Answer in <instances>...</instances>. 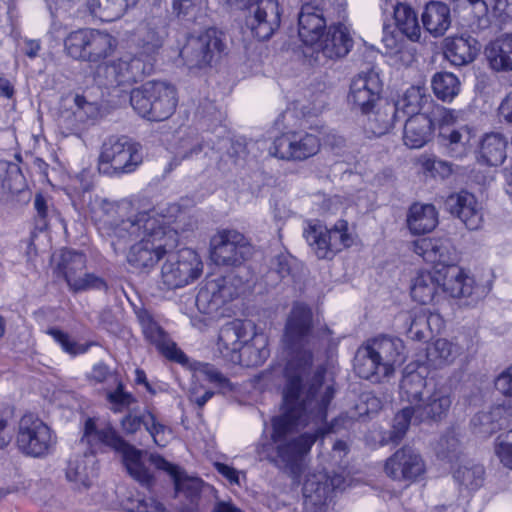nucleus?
<instances>
[{"label": "nucleus", "instance_id": "obj_1", "mask_svg": "<svg viewBox=\"0 0 512 512\" xmlns=\"http://www.w3.org/2000/svg\"><path fill=\"white\" fill-rule=\"evenodd\" d=\"M312 328V309L302 302L293 303L283 335L284 347L291 355L285 368L283 414L272 420L276 456L270 461L294 474L317 438L328 432L324 424L335 394L333 384L324 379L326 369H312Z\"/></svg>", "mask_w": 512, "mask_h": 512}, {"label": "nucleus", "instance_id": "obj_2", "mask_svg": "<svg viewBox=\"0 0 512 512\" xmlns=\"http://www.w3.org/2000/svg\"><path fill=\"white\" fill-rule=\"evenodd\" d=\"M122 205L106 199H96L94 202L95 218L102 223L101 229L111 238L115 253H129L132 256H164L174 253L178 246V233L167 226L164 216L152 209L118 220L116 216L120 215Z\"/></svg>", "mask_w": 512, "mask_h": 512}, {"label": "nucleus", "instance_id": "obj_3", "mask_svg": "<svg viewBox=\"0 0 512 512\" xmlns=\"http://www.w3.org/2000/svg\"><path fill=\"white\" fill-rule=\"evenodd\" d=\"M491 271L480 276H471L455 264L436 262L431 269L421 270L411 288L412 298L420 304L430 303L441 286L443 291L467 306L482 301L492 289Z\"/></svg>", "mask_w": 512, "mask_h": 512}, {"label": "nucleus", "instance_id": "obj_4", "mask_svg": "<svg viewBox=\"0 0 512 512\" xmlns=\"http://www.w3.org/2000/svg\"><path fill=\"white\" fill-rule=\"evenodd\" d=\"M406 360L403 341L380 335L361 345L354 357V371L363 379L379 383L392 376Z\"/></svg>", "mask_w": 512, "mask_h": 512}, {"label": "nucleus", "instance_id": "obj_5", "mask_svg": "<svg viewBox=\"0 0 512 512\" xmlns=\"http://www.w3.org/2000/svg\"><path fill=\"white\" fill-rule=\"evenodd\" d=\"M81 442L88 445L92 452L106 446L121 453L131 477L148 489L154 485L153 474L141 461V451L127 443L111 425L99 428L93 418H87Z\"/></svg>", "mask_w": 512, "mask_h": 512}, {"label": "nucleus", "instance_id": "obj_6", "mask_svg": "<svg viewBox=\"0 0 512 512\" xmlns=\"http://www.w3.org/2000/svg\"><path fill=\"white\" fill-rule=\"evenodd\" d=\"M251 330V322L240 319L227 322L220 328L217 350L224 360L244 366H259L265 361L269 350L264 341L261 348L247 344Z\"/></svg>", "mask_w": 512, "mask_h": 512}, {"label": "nucleus", "instance_id": "obj_7", "mask_svg": "<svg viewBox=\"0 0 512 512\" xmlns=\"http://www.w3.org/2000/svg\"><path fill=\"white\" fill-rule=\"evenodd\" d=\"M176 89L163 81H149L133 89L130 103L133 109L149 121L168 119L177 106Z\"/></svg>", "mask_w": 512, "mask_h": 512}, {"label": "nucleus", "instance_id": "obj_8", "mask_svg": "<svg viewBox=\"0 0 512 512\" xmlns=\"http://www.w3.org/2000/svg\"><path fill=\"white\" fill-rule=\"evenodd\" d=\"M152 70L151 59L144 60L140 56L126 55L99 64L94 72V81L99 87L126 91L135 83L142 81Z\"/></svg>", "mask_w": 512, "mask_h": 512}, {"label": "nucleus", "instance_id": "obj_9", "mask_svg": "<svg viewBox=\"0 0 512 512\" xmlns=\"http://www.w3.org/2000/svg\"><path fill=\"white\" fill-rule=\"evenodd\" d=\"M65 50L77 60L98 62L110 56L117 46L109 33L95 29H80L71 32L64 41Z\"/></svg>", "mask_w": 512, "mask_h": 512}, {"label": "nucleus", "instance_id": "obj_10", "mask_svg": "<svg viewBox=\"0 0 512 512\" xmlns=\"http://www.w3.org/2000/svg\"><path fill=\"white\" fill-rule=\"evenodd\" d=\"M57 443L54 431L37 415L27 413L18 423L16 444L25 455L40 458L48 455Z\"/></svg>", "mask_w": 512, "mask_h": 512}, {"label": "nucleus", "instance_id": "obj_11", "mask_svg": "<svg viewBox=\"0 0 512 512\" xmlns=\"http://www.w3.org/2000/svg\"><path fill=\"white\" fill-rule=\"evenodd\" d=\"M141 162L138 144L127 137H110L101 148L99 171L106 175L131 173Z\"/></svg>", "mask_w": 512, "mask_h": 512}, {"label": "nucleus", "instance_id": "obj_12", "mask_svg": "<svg viewBox=\"0 0 512 512\" xmlns=\"http://www.w3.org/2000/svg\"><path fill=\"white\" fill-rule=\"evenodd\" d=\"M229 5L247 9L246 27L254 38L265 41L272 37L280 26V12L277 0H224Z\"/></svg>", "mask_w": 512, "mask_h": 512}, {"label": "nucleus", "instance_id": "obj_13", "mask_svg": "<svg viewBox=\"0 0 512 512\" xmlns=\"http://www.w3.org/2000/svg\"><path fill=\"white\" fill-rule=\"evenodd\" d=\"M224 34L209 28L198 36H191L180 51V56L189 70L210 67L215 57L224 51Z\"/></svg>", "mask_w": 512, "mask_h": 512}, {"label": "nucleus", "instance_id": "obj_14", "mask_svg": "<svg viewBox=\"0 0 512 512\" xmlns=\"http://www.w3.org/2000/svg\"><path fill=\"white\" fill-rule=\"evenodd\" d=\"M244 291L241 278L234 275L207 279L196 296L198 309L205 314L217 312Z\"/></svg>", "mask_w": 512, "mask_h": 512}, {"label": "nucleus", "instance_id": "obj_15", "mask_svg": "<svg viewBox=\"0 0 512 512\" xmlns=\"http://www.w3.org/2000/svg\"><path fill=\"white\" fill-rule=\"evenodd\" d=\"M303 235L310 246L331 253H339L356 243L355 237L348 233V222L343 219L338 220L331 229L320 222H311Z\"/></svg>", "mask_w": 512, "mask_h": 512}, {"label": "nucleus", "instance_id": "obj_16", "mask_svg": "<svg viewBox=\"0 0 512 512\" xmlns=\"http://www.w3.org/2000/svg\"><path fill=\"white\" fill-rule=\"evenodd\" d=\"M319 148L320 141L316 135L294 131L277 137L270 148V153L282 160L302 161L314 156Z\"/></svg>", "mask_w": 512, "mask_h": 512}, {"label": "nucleus", "instance_id": "obj_17", "mask_svg": "<svg viewBox=\"0 0 512 512\" xmlns=\"http://www.w3.org/2000/svg\"><path fill=\"white\" fill-rule=\"evenodd\" d=\"M325 0H313L302 5L298 15L299 37L307 46H314L324 35L331 13Z\"/></svg>", "mask_w": 512, "mask_h": 512}, {"label": "nucleus", "instance_id": "obj_18", "mask_svg": "<svg viewBox=\"0 0 512 512\" xmlns=\"http://www.w3.org/2000/svg\"><path fill=\"white\" fill-rule=\"evenodd\" d=\"M384 471L394 481L412 483L424 475L426 466L415 449L404 446L386 459Z\"/></svg>", "mask_w": 512, "mask_h": 512}, {"label": "nucleus", "instance_id": "obj_19", "mask_svg": "<svg viewBox=\"0 0 512 512\" xmlns=\"http://www.w3.org/2000/svg\"><path fill=\"white\" fill-rule=\"evenodd\" d=\"M382 82L374 70L361 71L350 84L347 100L352 109L367 114L380 99Z\"/></svg>", "mask_w": 512, "mask_h": 512}, {"label": "nucleus", "instance_id": "obj_20", "mask_svg": "<svg viewBox=\"0 0 512 512\" xmlns=\"http://www.w3.org/2000/svg\"><path fill=\"white\" fill-rule=\"evenodd\" d=\"M203 269L201 258H168L161 268L162 283L168 289L184 287L198 279Z\"/></svg>", "mask_w": 512, "mask_h": 512}, {"label": "nucleus", "instance_id": "obj_21", "mask_svg": "<svg viewBox=\"0 0 512 512\" xmlns=\"http://www.w3.org/2000/svg\"><path fill=\"white\" fill-rule=\"evenodd\" d=\"M137 318L141 325L145 338L168 359L177 363L187 362V356L168 337L163 328L154 320L152 314L146 309H139Z\"/></svg>", "mask_w": 512, "mask_h": 512}, {"label": "nucleus", "instance_id": "obj_22", "mask_svg": "<svg viewBox=\"0 0 512 512\" xmlns=\"http://www.w3.org/2000/svg\"><path fill=\"white\" fill-rule=\"evenodd\" d=\"M151 464L158 470L166 472L172 479L175 488V494L183 495L191 503H193L203 490L213 489L197 477H189L186 473L177 465L168 462L162 456L158 454H151L149 457Z\"/></svg>", "mask_w": 512, "mask_h": 512}, {"label": "nucleus", "instance_id": "obj_23", "mask_svg": "<svg viewBox=\"0 0 512 512\" xmlns=\"http://www.w3.org/2000/svg\"><path fill=\"white\" fill-rule=\"evenodd\" d=\"M352 47L353 39L349 29L342 23L331 24L327 33L314 44L316 60L320 61L321 56L330 60L343 58Z\"/></svg>", "mask_w": 512, "mask_h": 512}, {"label": "nucleus", "instance_id": "obj_24", "mask_svg": "<svg viewBox=\"0 0 512 512\" xmlns=\"http://www.w3.org/2000/svg\"><path fill=\"white\" fill-rule=\"evenodd\" d=\"M210 256H246L256 253L250 241L240 232L219 230L210 239Z\"/></svg>", "mask_w": 512, "mask_h": 512}, {"label": "nucleus", "instance_id": "obj_25", "mask_svg": "<svg viewBox=\"0 0 512 512\" xmlns=\"http://www.w3.org/2000/svg\"><path fill=\"white\" fill-rule=\"evenodd\" d=\"M446 209L459 218L470 230L481 226L483 214L475 196L467 191L451 194L445 201Z\"/></svg>", "mask_w": 512, "mask_h": 512}, {"label": "nucleus", "instance_id": "obj_26", "mask_svg": "<svg viewBox=\"0 0 512 512\" xmlns=\"http://www.w3.org/2000/svg\"><path fill=\"white\" fill-rule=\"evenodd\" d=\"M451 398L442 390L434 389L426 399L415 405V420L424 421H440L444 418L451 406Z\"/></svg>", "mask_w": 512, "mask_h": 512}, {"label": "nucleus", "instance_id": "obj_27", "mask_svg": "<svg viewBox=\"0 0 512 512\" xmlns=\"http://www.w3.org/2000/svg\"><path fill=\"white\" fill-rule=\"evenodd\" d=\"M343 479L335 476L329 480L326 474L309 475L303 484V495L314 505L323 504L334 488H339Z\"/></svg>", "mask_w": 512, "mask_h": 512}, {"label": "nucleus", "instance_id": "obj_28", "mask_svg": "<svg viewBox=\"0 0 512 512\" xmlns=\"http://www.w3.org/2000/svg\"><path fill=\"white\" fill-rule=\"evenodd\" d=\"M423 27L434 37L445 34L451 25V15L448 5L440 1H430L422 13Z\"/></svg>", "mask_w": 512, "mask_h": 512}, {"label": "nucleus", "instance_id": "obj_29", "mask_svg": "<svg viewBox=\"0 0 512 512\" xmlns=\"http://www.w3.org/2000/svg\"><path fill=\"white\" fill-rule=\"evenodd\" d=\"M478 42L468 36L453 37L446 40L445 57L455 66L471 63L479 52Z\"/></svg>", "mask_w": 512, "mask_h": 512}, {"label": "nucleus", "instance_id": "obj_30", "mask_svg": "<svg viewBox=\"0 0 512 512\" xmlns=\"http://www.w3.org/2000/svg\"><path fill=\"white\" fill-rule=\"evenodd\" d=\"M406 221L411 233H429L438 224V212L432 204L414 203L409 208Z\"/></svg>", "mask_w": 512, "mask_h": 512}, {"label": "nucleus", "instance_id": "obj_31", "mask_svg": "<svg viewBox=\"0 0 512 512\" xmlns=\"http://www.w3.org/2000/svg\"><path fill=\"white\" fill-rule=\"evenodd\" d=\"M432 135V121L428 115L409 117L404 127V144L412 149L424 146Z\"/></svg>", "mask_w": 512, "mask_h": 512}, {"label": "nucleus", "instance_id": "obj_32", "mask_svg": "<svg viewBox=\"0 0 512 512\" xmlns=\"http://www.w3.org/2000/svg\"><path fill=\"white\" fill-rule=\"evenodd\" d=\"M139 0H88L86 3L89 14L101 21L111 22L119 19Z\"/></svg>", "mask_w": 512, "mask_h": 512}, {"label": "nucleus", "instance_id": "obj_33", "mask_svg": "<svg viewBox=\"0 0 512 512\" xmlns=\"http://www.w3.org/2000/svg\"><path fill=\"white\" fill-rule=\"evenodd\" d=\"M430 100L431 97L427 94L424 87L411 86L393 103V105L397 107L398 116L401 113L403 117H413L416 115H425L424 113H420V111Z\"/></svg>", "mask_w": 512, "mask_h": 512}, {"label": "nucleus", "instance_id": "obj_34", "mask_svg": "<svg viewBox=\"0 0 512 512\" xmlns=\"http://www.w3.org/2000/svg\"><path fill=\"white\" fill-rule=\"evenodd\" d=\"M462 349L459 345L446 339H437L426 349V358L430 366L442 368L452 364L460 356Z\"/></svg>", "mask_w": 512, "mask_h": 512}, {"label": "nucleus", "instance_id": "obj_35", "mask_svg": "<svg viewBox=\"0 0 512 512\" xmlns=\"http://www.w3.org/2000/svg\"><path fill=\"white\" fill-rule=\"evenodd\" d=\"M471 128L463 125L458 129L443 128L440 133L447 154L456 159H461L467 155L471 140Z\"/></svg>", "mask_w": 512, "mask_h": 512}, {"label": "nucleus", "instance_id": "obj_36", "mask_svg": "<svg viewBox=\"0 0 512 512\" xmlns=\"http://www.w3.org/2000/svg\"><path fill=\"white\" fill-rule=\"evenodd\" d=\"M491 67L496 71H512V34L503 35L486 50Z\"/></svg>", "mask_w": 512, "mask_h": 512}, {"label": "nucleus", "instance_id": "obj_37", "mask_svg": "<svg viewBox=\"0 0 512 512\" xmlns=\"http://www.w3.org/2000/svg\"><path fill=\"white\" fill-rule=\"evenodd\" d=\"M91 459L85 455L75 456L68 461L66 478L74 483L76 489H88L95 476L93 468L89 465Z\"/></svg>", "mask_w": 512, "mask_h": 512}, {"label": "nucleus", "instance_id": "obj_38", "mask_svg": "<svg viewBox=\"0 0 512 512\" xmlns=\"http://www.w3.org/2000/svg\"><path fill=\"white\" fill-rule=\"evenodd\" d=\"M507 140L499 133L485 135L480 146L481 159L490 166H498L506 158Z\"/></svg>", "mask_w": 512, "mask_h": 512}, {"label": "nucleus", "instance_id": "obj_39", "mask_svg": "<svg viewBox=\"0 0 512 512\" xmlns=\"http://www.w3.org/2000/svg\"><path fill=\"white\" fill-rule=\"evenodd\" d=\"M453 478L460 487L469 491L479 489L485 479L484 466L472 461L460 464L453 472Z\"/></svg>", "mask_w": 512, "mask_h": 512}, {"label": "nucleus", "instance_id": "obj_40", "mask_svg": "<svg viewBox=\"0 0 512 512\" xmlns=\"http://www.w3.org/2000/svg\"><path fill=\"white\" fill-rule=\"evenodd\" d=\"M394 19L397 31L402 33L411 41H418L421 34V27L415 11L408 5L399 3L394 9Z\"/></svg>", "mask_w": 512, "mask_h": 512}, {"label": "nucleus", "instance_id": "obj_41", "mask_svg": "<svg viewBox=\"0 0 512 512\" xmlns=\"http://www.w3.org/2000/svg\"><path fill=\"white\" fill-rule=\"evenodd\" d=\"M398 117L397 107L392 102H385L369 117L367 130L374 136H382L390 131Z\"/></svg>", "mask_w": 512, "mask_h": 512}, {"label": "nucleus", "instance_id": "obj_42", "mask_svg": "<svg viewBox=\"0 0 512 512\" xmlns=\"http://www.w3.org/2000/svg\"><path fill=\"white\" fill-rule=\"evenodd\" d=\"M427 388L426 379L418 372L413 371L403 376L400 383V397L412 405L422 402L424 391Z\"/></svg>", "mask_w": 512, "mask_h": 512}, {"label": "nucleus", "instance_id": "obj_43", "mask_svg": "<svg viewBox=\"0 0 512 512\" xmlns=\"http://www.w3.org/2000/svg\"><path fill=\"white\" fill-rule=\"evenodd\" d=\"M459 5H468L475 17L478 18L479 22L483 26H487L490 21L488 19V12L491 8L495 16H501L502 14L509 15V1L508 0H456Z\"/></svg>", "mask_w": 512, "mask_h": 512}, {"label": "nucleus", "instance_id": "obj_44", "mask_svg": "<svg viewBox=\"0 0 512 512\" xmlns=\"http://www.w3.org/2000/svg\"><path fill=\"white\" fill-rule=\"evenodd\" d=\"M441 322L439 315L432 314L427 309H420L410 316V324L407 329V335L413 340L421 341L425 339L429 331H432V325H438Z\"/></svg>", "mask_w": 512, "mask_h": 512}, {"label": "nucleus", "instance_id": "obj_45", "mask_svg": "<svg viewBox=\"0 0 512 512\" xmlns=\"http://www.w3.org/2000/svg\"><path fill=\"white\" fill-rule=\"evenodd\" d=\"M431 84L435 96L444 102H451L459 94L461 87L457 76L450 72L436 73Z\"/></svg>", "mask_w": 512, "mask_h": 512}, {"label": "nucleus", "instance_id": "obj_46", "mask_svg": "<svg viewBox=\"0 0 512 512\" xmlns=\"http://www.w3.org/2000/svg\"><path fill=\"white\" fill-rule=\"evenodd\" d=\"M382 43L386 49V54L390 56H398L400 60L409 64L413 60V53L406 49L404 35L396 29L390 27H384Z\"/></svg>", "mask_w": 512, "mask_h": 512}, {"label": "nucleus", "instance_id": "obj_47", "mask_svg": "<svg viewBox=\"0 0 512 512\" xmlns=\"http://www.w3.org/2000/svg\"><path fill=\"white\" fill-rule=\"evenodd\" d=\"M165 35V28L161 21L153 20L152 22H147L141 28V41L144 53L148 55L155 53L162 46Z\"/></svg>", "mask_w": 512, "mask_h": 512}, {"label": "nucleus", "instance_id": "obj_48", "mask_svg": "<svg viewBox=\"0 0 512 512\" xmlns=\"http://www.w3.org/2000/svg\"><path fill=\"white\" fill-rule=\"evenodd\" d=\"M201 379H206L209 382L215 384L223 392L232 391L234 388L230 380L209 363L198 362L195 364L193 381L198 383Z\"/></svg>", "mask_w": 512, "mask_h": 512}, {"label": "nucleus", "instance_id": "obj_49", "mask_svg": "<svg viewBox=\"0 0 512 512\" xmlns=\"http://www.w3.org/2000/svg\"><path fill=\"white\" fill-rule=\"evenodd\" d=\"M128 512H167L163 503L153 496H144L140 493L132 494L122 501Z\"/></svg>", "mask_w": 512, "mask_h": 512}, {"label": "nucleus", "instance_id": "obj_50", "mask_svg": "<svg viewBox=\"0 0 512 512\" xmlns=\"http://www.w3.org/2000/svg\"><path fill=\"white\" fill-rule=\"evenodd\" d=\"M417 256H445L451 254V243L448 239L422 238L413 243Z\"/></svg>", "mask_w": 512, "mask_h": 512}, {"label": "nucleus", "instance_id": "obj_51", "mask_svg": "<svg viewBox=\"0 0 512 512\" xmlns=\"http://www.w3.org/2000/svg\"><path fill=\"white\" fill-rule=\"evenodd\" d=\"M415 415V405L404 407L395 415L391 432V440L393 442L397 443L403 438L411 422L420 423L419 420H415Z\"/></svg>", "mask_w": 512, "mask_h": 512}, {"label": "nucleus", "instance_id": "obj_52", "mask_svg": "<svg viewBox=\"0 0 512 512\" xmlns=\"http://www.w3.org/2000/svg\"><path fill=\"white\" fill-rule=\"evenodd\" d=\"M83 270H85L83 258H61V261L57 265V272L64 277L72 291V282L80 280Z\"/></svg>", "mask_w": 512, "mask_h": 512}, {"label": "nucleus", "instance_id": "obj_53", "mask_svg": "<svg viewBox=\"0 0 512 512\" xmlns=\"http://www.w3.org/2000/svg\"><path fill=\"white\" fill-rule=\"evenodd\" d=\"M21 178L22 175L16 166L0 162V199L9 193L18 191L17 181Z\"/></svg>", "mask_w": 512, "mask_h": 512}, {"label": "nucleus", "instance_id": "obj_54", "mask_svg": "<svg viewBox=\"0 0 512 512\" xmlns=\"http://www.w3.org/2000/svg\"><path fill=\"white\" fill-rule=\"evenodd\" d=\"M47 333L61 346L62 350L71 356L84 354L87 352L90 344H80L70 337V335L58 328H50Z\"/></svg>", "mask_w": 512, "mask_h": 512}, {"label": "nucleus", "instance_id": "obj_55", "mask_svg": "<svg viewBox=\"0 0 512 512\" xmlns=\"http://www.w3.org/2000/svg\"><path fill=\"white\" fill-rule=\"evenodd\" d=\"M494 453L505 468L512 470V429L497 436Z\"/></svg>", "mask_w": 512, "mask_h": 512}, {"label": "nucleus", "instance_id": "obj_56", "mask_svg": "<svg viewBox=\"0 0 512 512\" xmlns=\"http://www.w3.org/2000/svg\"><path fill=\"white\" fill-rule=\"evenodd\" d=\"M460 447L459 439L456 437L455 433L451 431L440 438L436 447V453L438 457L452 461L454 458L458 457Z\"/></svg>", "mask_w": 512, "mask_h": 512}, {"label": "nucleus", "instance_id": "obj_57", "mask_svg": "<svg viewBox=\"0 0 512 512\" xmlns=\"http://www.w3.org/2000/svg\"><path fill=\"white\" fill-rule=\"evenodd\" d=\"M34 208L36 210L35 227L36 229L43 231L47 229L49 220L55 211L51 208L48 200L42 194L35 195Z\"/></svg>", "mask_w": 512, "mask_h": 512}, {"label": "nucleus", "instance_id": "obj_58", "mask_svg": "<svg viewBox=\"0 0 512 512\" xmlns=\"http://www.w3.org/2000/svg\"><path fill=\"white\" fill-rule=\"evenodd\" d=\"M72 105L75 111V117L84 124L87 120L94 118L98 114V107L95 103L87 101L82 95L76 94L72 98Z\"/></svg>", "mask_w": 512, "mask_h": 512}, {"label": "nucleus", "instance_id": "obj_59", "mask_svg": "<svg viewBox=\"0 0 512 512\" xmlns=\"http://www.w3.org/2000/svg\"><path fill=\"white\" fill-rule=\"evenodd\" d=\"M107 400L112 405L111 409L115 413L122 412L125 408H128L135 402V398L132 394L124 391V387L121 382L117 384L114 391L107 392Z\"/></svg>", "mask_w": 512, "mask_h": 512}, {"label": "nucleus", "instance_id": "obj_60", "mask_svg": "<svg viewBox=\"0 0 512 512\" xmlns=\"http://www.w3.org/2000/svg\"><path fill=\"white\" fill-rule=\"evenodd\" d=\"M147 431L157 446L165 447L168 444L171 436V430L169 427L158 422L154 415L150 416V421L147 424Z\"/></svg>", "mask_w": 512, "mask_h": 512}, {"label": "nucleus", "instance_id": "obj_61", "mask_svg": "<svg viewBox=\"0 0 512 512\" xmlns=\"http://www.w3.org/2000/svg\"><path fill=\"white\" fill-rule=\"evenodd\" d=\"M153 414L147 412L142 415L129 413L121 420V428L127 435L135 434L142 426L147 430V424L150 421V416Z\"/></svg>", "mask_w": 512, "mask_h": 512}, {"label": "nucleus", "instance_id": "obj_62", "mask_svg": "<svg viewBox=\"0 0 512 512\" xmlns=\"http://www.w3.org/2000/svg\"><path fill=\"white\" fill-rule=\"evenodd\" d=\"M72 283L74 292H80L89 289H107V284L102 278L92 273H87L85 272V270H83L80 280H77V282Z\"/></svg>", "mask_w": 512, "mask_h": 512}, {"label": "nucleus", "instance_id": "obj_63", "mask_svg": "<svg viewBox=\"0 0 512 512\" xmlns=\"http://www.w3.org/2000/svg\"><path fill=\"white\" fill-rule=\"evenodd\" d=\"M210 512H245L238 507L230 498H220L214 492V500L211 504Z\"/></svg>", "mask_w": 512, "mask_h": 512}, {"label": "nucleus", "instance_id": "obj_64", "mask_svg": "<svg viewBox=\"0 0 512 512\" xmlns=\"http://www.w3.org/2000/svg\"><path fill=\"white\" fill-rule=\"evenodd\" d=\"M496 389L505 396H512V366L504 370L495 380Z\"/></svg>", "mask_w": 512, "mask_h": 512}]
</instances>
